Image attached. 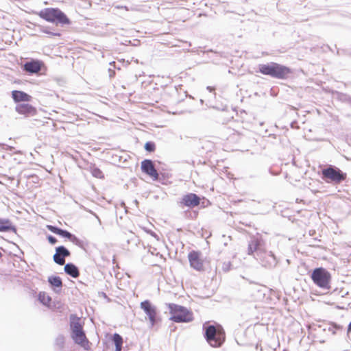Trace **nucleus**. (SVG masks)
I'll return each mask as SVG.
<instances>
[{"mask_svg":"<svg viewBox=\"0 0 351 351\" xmlns=\"http://www.w3.org/2000/svg\"><path fill=\"white\" fill-rule=\"evenodd\" d=\"M169 309L171 315L170 319L175 322H189L193 319L192 314L183 306L169 304Z\"/></svg>","mask_w":351,"mask_h":351,"instance_id":"5","label":"nucleus"},{"mask_svg":"<svg viewBox=\"0 0 351 351\" xmlns=\"http://www.w3.org/2000/svg\"><path fill=\"white\" fill-rule=\"evenodd\" d=\"M204 328L206 339L210 346L214 348L220 347L225 341V332L223 328L220 326L216 327L213 325L206 327L204 326Z\"/></svg>","mask_w":351,"mask_h":351,"instance_id":"2","label":"nucleus"},{"mask_svg":"<svg viewBox=\"0 0 351 351\" xmlns=\"http://www.w3.org/2000/svg\"><path fill=\"white\" fill-rule=\"evenodd\" d=\"M14 231L15 228L9 219H0V232Z\"/></svg>","mask_w":351,"mask_h":351,"instance_id":"18","label":"nucleus"},{"mask_svg":"<svg viewBox=\"0 0 351 351\" xmlns=\"http://www.w3.org/2000/svg\"><path fill=\"white\" fill-rule=\"evenodd\" d=\"M64 271L73 278H77L80 275L77 267L72 263H67L65 265Z\"/></svg>","mask_w":351,"mask_h":351,"instance_id":"17","label":"nucleus"},{"mask_svg":"<svg viewBox=\"0 0 351 351\" xmlns=\"http://www.w3.org/2000/svg\"><path fill=\"white\" fill-rule=\"evenodd\" d=\"M145 149L148 152H153L155 149V145L153 143L147 142L145 145Z\"/></svg>","mask_w":351,"mask_h":351,"instance_id":"24","label":"nucleus"},{"mask_svg":"<svg viewBox=\"0 0 351 351\" xmlns=\"http://www.w3.org/2000/svg\"><path fill=\"white\" fill-rule=\"evenodd\" d=\"M188 258L191 267L197 271L203 270L204 262L199 252L193 251L189 254Z\"/></svg>","mask_w":351,"mask_h":351,"instance_id":"9","label":"nucleus"},{"mask_svg":"<svg viewBox=\"0 0 351 351\" xmlns=\"http://www.w3.org/2000/svg\"><path fill=\"white\" fill-rule=\"evenodd\" d=\"M38 300L43 304L49 306L51 298L45 292H40L38 294Z\"/></svg>","mask_w":351,"mask_h":351,"instance_id":"21","label":"nucleus"},{"mask_svg":"<svg viewBox=\"0 0 351 351\" xmlns=\"http://www.w3.org/2000/svg\"><path fill=\"white\" fill-rule=\"evenodd\" d=\"M141 308L147 315L151 326H154L157 322V311L156 306L152 305L149 301L145 300L141 303Z\"/></svg>","mask_w":351,"mask_h":351,"instance_id":"8","label":"nucleus"},{"mask_svg":"<svg viewBox=\"0 0 351 351\" xmlns=\"http://www.w3.org/2000/svg\"><path fill=\"white\" fill-rule=\"evenodd\" d=\"M47 228L51 232H52L56 234L60 235L63 237L67 238L73 242L77 239L75 236L73 235L71 233H70L69 232H68L66 230H62L60 228H58L53 226H47Z\"/></svg>","mask_w":351,"mask_h":351,"instance_id":"14","label":"nucleus"},{"mask_svg":"<svg viewBox=\"0 0 351 351\" xmlns=\"http://www.w3.org/2000/svg\"><path fill=\"white\" fill-rule=\"evenodd\" d=\"M90 171L92 176L95 178L99 179H103L104 178L103 172L95 165L90 166Z\"/></svg>","mask_w":351,"mask_h":351,"instance_id":"22","label":"nucleus"},{"mask_svg":"<svg viewBox=\"0 0 351 351\" xmlns=\"http://www.w3.org/2000/svg\"><path fill=\"white\" fill-rule=\"evenodd\" d=\"M49 282L53 287H61L62 285V280L59 276H50L48 278Z\"/></svg>","mask_w":351,"mask_h":351,"instance_id":"23","label":"nucleus"},{"mask_svg":"<svg viewBox=\"0 0 351 351\" xmlns=\"http://www.w3.org/2000/svg\"><path fill=\"white\" fill-rule=\"evenodd\" d=\"M142 171L151 176L154 180H158V173L152 160H145L141 162Z\"/></svg>","mask_w":351,"mask_h":351,"instance_id":"10","label":"nucleus"},{"mask_svg":"<svg viewBox=\"0 0 351 351\" xmlns=\"http://www.w3.org/2000/svg\"><path fill=\"white\" fill-rule=\"evenodd\" d=\"M230 263L227 262L223 263V269L226 271L230 269Z\"/></svg>","mask_w":351,"mask_h":351,"instance_id":"28","label":"nucleus"},{"mask_svg":"<svg viewBox=\"0 0 351 351\" xmlns=\"http://www.w3.org/2000/svg\"><path fill=\"white\" fill-rule=\"evenodd\" d=\"M258 69L262 74L277 79H285L291 73L289 67L276 62L259 64Z\"/></svg>","mask_w":351,"mask_h":351,"instance_id":"1","label":"nucleus"},{"mask_svg":"<svg viewBox=\"0 0 351 351\" xmlns=\"http://www.w3.org/2000/svg\"><path fill=\"white\" fill-rule=\"evenodd\" d=\"M322 175L326 179H329L336 183H340L346 178V174L340 169L332 167L323 169Z\"/></svg>","mask_w":351,"mask_h":351,"instance_id":"7","label":"nucleus"},{"mask_svg":"<svg viewBox=\"0 0 351 351\" xmlns=\"http://www.w3.org/2000/svg\"><path fill=\"white\" fill-rule=\"evenodd\" d=\"M350 331H351V322L349 324L348 328V332H350Z\"/></svg>","mask_w":351,"mask_h":351,"instance_id":"31","label":"nucleus"},{"mask_svg":"<svg viewBox=\"0 0 351 351\" xmlns=\"http://www.w3.org/2000/svg\"><path fill=\"white\" fill-rule=\"evenodd\" d=\"M12 96L15 102L29 101L32 99L30 95L20 90H13Z\"/></svg>","mask_w":351,"mask_h":351,"instance_id":"15","label":"nucleus"},{"mask_svg":"<svg viewBox=\"0 0 351 351\" xmlns=\"http://www.w3.org/2000/svg\"><path fill=\"white\" fill-rule=\"evenodd\" d=\"M96 217H97V219H98L99 222L100 223L101 221H100V219H99V217H97V216H96Z\"/></svg>","mask_w":351,"mask_h":351,"instance_id":"34","label":"nucleus"},{"mask_svg":"<svg viewBox=\"0 0 351 351\" xmlns=\"http://www.w3.org/2000/svg\"><path fill=\"white\" fill-rule=\"evenodd\" d=\"M182 202L188 207H194L199 204V197L194 193H189L184 195Z\"/></svg>","mask_w":351,"mask_h":351,"instance_id":"13","label":"nucleus"},{"mask_svg":"<svg viewBox=\"0 0 351 351\" xmlns=\"http://www.w3.org/2000/svg\"><path fill=\"white\" fill-rule=\"evenodd\" d=\"M56 344L60 347V348H62L63 346H64V338L63 336H59L56 338Z\"/></svg>","mask_w":351,"mask_h":351,"instance_id":"25","label":"nucleus"},{"mask_svg":"<svg viewBox=\"0 0 351 351\" xmlns=\"http://www.w3.org/2000/svg\"><path fill=\"white\" fill-rule=\"evenodd\" d=\"M208 89H209L210 90H212V88L210 86H208Z\"/></svg>","mask_w":351,"mask_h":351,"instance_id":"33","label":"nucleus"},{"mask_svg":"<svg viewBox=\"0 0 351 351\" xmlns=\"http://www.w3.org/2000/svg\"><path fill=\"white\" fill-rule=\"evenodd\" d=\"M112 340L115 345V351H121L123 339L119 334H114Z\"/></svg>","mask_w":351,"mask_h":351,"instance_id":"20","label":"nucleus"},{"mask_svg":"<svg viewBox=\"0 0 351 351\" xmlns=\"http://www.w3.org/2000/svg\"><path fill=\"white\" fill-rule=\"evenodd\" d=\"M109 72H110V77H113L115 73L114 71H111V69H109Z\"/></svg>","mask_w":351,"mask_h":351,"instance_id":"30","label":"nucleus"},{"mask_svg":"<svg viewBox=\"0 0 351 351\" xmlns=\"http://www.w3.org/2000/svg\"><path fill=\"white\" fill-rule=\"evenodd\" d=\"M15 109L18 113L25 116H34L36 113V108L28 104H18Z\"/></svg>","mask_w":351,"mask_h":351,"instance_id":"12","label":"nucleus"},{"mask_svg":"<svg viewBox=\"0 0 351 351\" xmlns=\"http://www.w3.org/2000/svg\"><path fill=\"white\" fill-rule=\"evenodd\" d=\"M38 15L48 22L61 25L69 23L67 16L58 8H45L40 11Z\"/></svg>","mask_w":351,"mask_h":351,"instance_id":"4","label":"nucleus"},{"mask_svg":"<svg viewBox=\"0 0 351 351\" xmlns=\"http://www.w3.org/2000/svg\"><path fill=\"white\" fill-rule=\"evenodd\" d=\"M70 327L71 330V337L74 341L83 348H86L88 341L83 330L80 318L75 315H71L70 317Z\"/></svg>","mask_w":351,"mask_h":351,"instance_id":"3","label":"nucleus"},{"mask_svg":"<svg viewBox=\"0 0 351 351\" xmlns=\"http://www.w3.org/2000/svg\"><path fill=\"white\" fill-rule=\"evenodd\" d=\"M47 239L51 244H55L57 242V239L53 236L49 235Z\"/></svg>","mask_w":351,"mask_h":351,"instance_id":"27","label":"nucleus"},{"mask_svg":"<svg viewBox=\"0 0 351 351\" xmlns=\"http://www.w3.org/2000/svg\"><path fill=\"white\" fill-rule=\"evenodd\" d=\"M332 328H337V329H341V327H340V326H332Z\"/></svg>","mask_w":351,"mask_h":351,"instance_id":"32","label":"nucleus"},{"mask_svg":"<svg viewBox=\"0 0 351 351\" xmlns=\"http://www.w3.org/2000/svg\"><path fill=\"white\" fill-rule=\"evenodd\" d=\"M115 8H117V9L124 8L125 10H128V8L126 6L117 5Z\"/></svg>","mask_w":351,"mask_h":351,"instance_id":"29","label":"nucleus"},{"mask_svg":"<svg viewBox=\"0 0 351 351\" xmlns=\"http://www.w3.org/2000/svg\"><path fill=\"white\" fill-rule=\"evenodd\" d=\"M1 256V253L0 252V257Z\"/></svg>","mask_w":351,"mask_h":351,"instance_id":"35","label":"nucleus"},{"mask_svg":"<svg viewBox=\"0 0 351 351\" xmlns=\"http://www.w3.org/2000/svg\"><path fill=\"white\" fill-rule=\"evenodd\" d=\"M42 32L45 33V34H51L52 36H60V34L59 33H53V32H49V30H47V28H44L42 29Z\"/></svg>","mask_w":351,"mask_h":351,"instance_id":"26","label":"nucleus"},{"mask_svg":"<svg viewBox=\"0 0 351 351\" xmlns=\"http://www.w3.org/2000/svg\"><path fill=\"white\" fill-rule=\"evenodd\" d=\"M24 69L29 73H38L40 69V64L38 61H31L27 62L24 64Z\"/></svg>","mask_w":351,"mask_h":351,"instance_id":"16","label":"nucleus"},{"mask_svg":"<svg viewBox=\"0 0 351 351\" xmlns=\"http://www.w3.org/2000/svg\"><path fill=\"white\" fill-rule=\"evenodd\" d=\"M56 252L53 255V261L56 263L63 265L65 263L64 258L70 255V252L64 246L56 247Z\"/></svg>","mask_w":351,"mask_h":351,"instance_id":"11","label":"nucleus"},{"mask_svg":"<svg viewBox=\"0 0 351 351\" xmlns=\"http://www.w3.org/2000/svg\"><path fill=\"white\" fill-rule=\"evenodd\" d=\"M330 273L322 267L315 269L311 274V278L313 282L320 288L324 289H330Z\"/></svg>","mask_w":351,"mask_h":351,"instance_id":"6","label":"nucleus"},{"mask_svg":"<svg viewBox=\"0 0 351 351\" xmlns=\"http://www.w3.org/2000/svg\"><path fill=\"white\" fill-rule=\"evenodd\" d=\"M260 241L257 239H252L248 245V254L252 255L254 252L259 251Z\"/></svg>","mask_w":351,"mask_h":351,"instance_id":"19","label":"nucleus"}]
</instances>
